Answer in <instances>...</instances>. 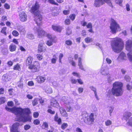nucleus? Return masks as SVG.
I'll return each mask as SVG.
<instances>
[{"instance_id":"obj_1","label":"nucleus","mask_w":132,"mask_h":132,"mask_svg":"<svg viewBox=\"0 0 132 132\" xmlns=\"http://www.w3.org/2000/svg\"><path fill=\"white\" fill-rule=\"evenodd\" d=\"M123 84L120 82L117 81L114 83L113 85V87L111 91L109 90L106 94L108 97L112 96V95L116 96H121L123 93L122 89Z\"/></svg>"},{"instance_id":"obj_2","label":"nucleus","mask_w":132,"mask_h":132,"mask_svg":"<svg viewBox=\"0 0 132 132\" xmlns=\"http://www.w3.org/2000/svg\"><path fill=\"white\" fill-rule=\"evenodd\" d=\"M33 58L32 57L28 56L26 60L27 65L28 66V68L33 73L38 72L40 70V66L39 62L38 61H35L33 64L32 63Z\"/></svg>"},{"instance_id":"obj_3","label":"nucleus","mask_w":132,"mask_h":132,"mask_svg":"<svg viewBox=\"0 0 132 132\" xmlns=\"http://www.w3.org/2000/svg\"><path fill=\"white\" fill-rule=\"evenodd\" d=\"M111 45L112 50L118 53L123 48V43L121 38L117 37L112 39L111 41Z\"/></svg>"},{"instance_id":"obj_4","label":"nucleus","mask_w":132,"mask_h":132,"mask_svg":"<svg viewBox=\"0 0 132 132\" xmlns=\"http://www.w3.org/2000/svg\"><path fill=\"white\" fill-rule=\"evenodd\" d=\"M39 9H31V13L34 14V20L37 26L40 27L43 24V16L41 14V12L38 10Z\"/></svg>"},{"instance_id":"obj_5","label":"nucleus","mask_w":132,"mask_h":132,"mask_svg":"<svg viewBox=\"0 0 132 132\" xmlns=\"http://www.w3.org/2000/svg\"><path fill=\"white\" fill-rule=\"evenodd\" d=\"M110 24V32L112 34H116L118 31H120L121 28L119 24L113 19H111Z\"/></svg>"},{"instance_id":"obj_6","label":"nucleus","mask_w":132,"mask_h":132,"mask_svg":"<svg viewBox=\"0 0 132 132\" xmlns=\"http://www.w3.org/2000/svg\"><path fill=\"white\" fill-rule=\"evenodd\" d=\"M83 119L85 123L90 125L93 123L94 120V114L92 113L89 116L86 112H85L83 114Z\"/></svg>"},{"instance_id":"obj_7","label":"nucleus","mask_w":132,"mask_h":132,"mask_svg":"<svg viewBox=\"0 0 132 132\" xmlns=\"http://www.w3.org/2000/svg\"><path fill=\"white\" fill-rule=\"evenodd\" d=\"M126 50L129 51L127 53V56L129 61L132 62V40H128L126 42Z\"/></svg>"},{"instance_id":"obj_8","label":"nucleus","mask_w":132,"mask_h":132,"mask_svg":"<svg viewBox=\"0 0 132 132\" xmlns=\"http://www.w3.org/2000/svg\"><path fill=\"white\" fill-rule=\"evenodd\" d=\"M131 115V113L130 112L127 111L125 112L123 114V117L124 119L127 120L128 119L129 120L127 123V125L132 127V117L129 118Z\"/></svg>"},{"instance_id":"obj_9","label":"nucleus","mask_w":132,"mask_h":132,"mask_svg":"<svg viewBox=\"0 0 132 132\" xmlns=\"http://www.w3.org/2000/svg\"><path fill=\"white\" fill-rule=\"evenodd\" d=\"M31 113L30 109L28 108L22 109L20 107H18V116H22L23 114L27 115H29Z\"/></svg>"},{"instance_id":"obj_10","label":"nucleus","mask_w":132,"mask_h":132,"mask_svg":"<svg viewBox=\"0 0 132 132\" xmlns=\"http://www.w3.org/2000/svg\"><path fill=\"white\" fill-rule=\"evenodd\" d=\"M104 2L108 3L109 5L111 7H113L112 4L111 3L110 0H95L94 5L96 7H99L103 4Z\"/></svg>"},{"instance_id":"obj_11","label":"nucleus","mask_w":132,"mask_h":132,"mask_svg":"<svg viewBox=\"0 0 132 132\" xmlns=\"http://www.w3.org/2000/svg\"><path fill=\"white\" fill-rule=\"evenodd\" d=\"M17 121L19 122L23 121V122H26L28 121L29 122H31L32 117L31 116H30L29 115H27L26 117L23 116V115L22 116H19L18 117Z\"/></svg>"},{"instance_id":"obj_12","label":"nucleus","mask_w":132,"mask_h":132,"mask_svg":"<svg viewBox=\"0 0 132 132\" xmlns=\"http://www.w3.org/2000/svg\"><path fill=\"white\" fill-rule=\"evenodd\" d=\"M19 15V19L21 21L24 22L27 20V16L24 11H22L20 13Z\"/></svg>"},{"instance_id":"obj_13","label":"nucleus","mask_w":132,"mask_h":132,"mask_svg":"<svg viewBox=\"0 0 132 132\" xmlns=\"http://www.w3.org/2000/svg\"><path fill=\"white\" fill-rule=\"evenodd\" d=\"M100 73L103 75H108L109 74L108 66L106 65L102 66L101 69Z\"/></svg>"},{"instance_id":"obj_14","label":"nucleus","mask_w":132,"mask_h":132,"mask_svg":"<svg viewBox=\"0 0 132 132\" xmlns=\"http://www.w3.org/2000/svg\"><path fill=\"white\" fill-rule=\"evenodd\" d=\"M20 125V124L18 122L14 123L12 125L11 131V132H19L18 128Z\"/></svg>"},{"instance_id":"obj_15","label":"nucleus","mask_w":132,"mask_h":132,"mask_svg":"<svg viewBox=\"0 0 132 132\" xmlns=\"http://www.w3.org/2000/svg\"><path fill=\"white\" fill-rule=\"evenodd\" d=\"M18 108L15 107L10 108L6 107H5V109L7 111L14 113L16 116L17 117Z\"/></svg>"},{"instance_id":"obj_16","label":"nucleus","mask_w":132,"mask_h":132,"mask_svg":"<svg viewBox=\"0 0 132 132\" xmlns=\"http://www.w3.org/2000/svg\"><path fill=\"white\" fill-rule=\"evenodd\" d=\"M126 59V55L123 52H121L119 55L117 59V60L119 62H121Z\"/></svg>"},{"instance_id":"obj_17","label":"nucleus","mask_w":132,"mask_h":132,"mask_svg":"<svg viewBox=\"0 0 132 132\" xmlns=\"http://www.w3.org/2000/svg\"><path fill=\"white\" fill-rule=\"evenodd\" d=\"M44 43H41L39 44L38 45V52L41 53L42 52H45L46 50V49L43 46Z\"/></svg>"},{"instance_id":"obj_18","label":"nucleus","mask_w":132,"mask_h":132,"mask_svg":"<svg viewBox=\"0 0 132 132\" xmlns=\"http://www.w3.org/2000/svg\"><path fill=\"white\" fill-rule=\"evenodd\" d=\"M86 26L87 28L89 29L88 31L91 33L94 32L92 29V25L91 23H89L87 24L86 22L83 21V26Z\"/></svg>"},{"instance_id":"obj_19","label":"nucleus","mask_w":132,"mask_h":132,"mask_svg":"<svg viewBox=\"0 0 132 132\" xmlns=\"http://www.w3.org/2000/svg\"><path fill=\"white\" fill-rule=\"evenodd\" d=\"M52 28L54 31L58 32H61L63 29L62 27L59 25H52Z\"/></svg>"},{"instance_id":"obj_20","label":"nucleus","mask_w":132,"mask_h":132,"mask_svg":"<svg viewBox=\"0 0 132 132\" xmlns=\"http://www.w3.org/2000/svg\"><path fill=\"white\" fill-rule=\"evenodd\" d=\"M37 31L38 35L39 38L44 37L46 35V32L43 29H38L37 30Z\"/></svg>"},{"instance_id":"obj_21","label":"nucleus","mask_w":132,"mask_h":132,"mask_svg":"<svg viewBox=\"0 0 132 132\" xmlns=\"http://www.w3.org/2000/svg\"><path fill=\"white\" fill-rule=\"evenodd\" d=\"M46 80V78L45 77L40 76H37L35 79L39 83H41L44 82Z\"/></svg>"},{"instance_id":"obj_22","label":"nucleus","mask_w":132,"mask_h":132,"mask_svg":"<svg viewBox=\"0 0 132 132\" xmlns=\"http://www.w3.org/2000/svg\"><path fill=\"white\" fill-rule=\"evenodd\" d=\"M46 36L49 39L52 40V41L54 43H56L57 42L56 37V36H54L53 37L52 36V35L49 34H47L46 33Z\"/></svg>"},{"instance_id":"obj_23","label":"nucleus","mask_w":132,"mask_h":132,"mask_svg":"<svg viewBox=\"0 0 132 132\" xmlns=\"http://www.w3.org/2000/svg\"><path fill=\"white\" fill-rule=\"evenodd\" d=\"M54 120L55 121L57 122L58 125H60L62 123L61 119V118L59 117L57 113L55 114L54 117Z\"/></svg>"},{"instance_id":"obj_24","label":"nucleus","mask_w":132,"mask_h":132,"mask_svg":"<svg viewBox=\"0 0 132 132\" xmlns=\"http://www.w3.org/2000/svg\"><path fill=\"white\" fill-rule=\"evenodd\" d=\"M60 113L62 117H67L68 114L65 109L62 108H60Z\"/></svg>"},{"instance_id":"obj_25","label":"nucleus","mask_w":132,"mask_h":132,"mask_svg":"<svg viewBox=\"0 0 132 132\" xmlns=\"http://www.w3.org/2000/svg\"><path fill=\"white\" fill-rule=\"evenodd\" d=\"M16 46L15 44L12 43L10 45L9 48L10 52H13L16 50Z\"/></svg>"},{"instance_id":"obj_26","label":"nucleus","mask_w":132,"mask_h":132,"mask_svg":"<svg viewBox=\"0 0 132 132\" xmlns=\"http://www.w3.org/2000/svg\"><path fill=\"white\" fill-rule=\"evenodd\" d=\"M51 105L53 107H57L59 106V104L56 101L52 100L51 102Z\"/></svg>"},{"instance_id":"obj_27","label":"nucleus","mask_w":132,"mask_h":132,"mask_svg":"<svg viewBox=\"0 0 132 132\" xmlns=\"http://www.w3.org/2000/svg\"><path fill=\"white\" fill-rule=\"evenodd\" d=\"M13 69L14 70H17L19 71H20L21 69L20 65L19 63H17L14 65L13 66Z\"/></svg>"},{"instance_id":"obj_28","label":"nucleus","mask_w":132,"mask_h":132,"mask_svg":"<svg viewBox=\"0 0 132 132\" xmlns=\"http://www.w3.org/2000/svg\"><path fill=\"white\" fill-rule=\"evenodd\" d=\"M107 80L109 82H110L114 80L113 75H108L107 77Z\"/></svg>"},{"instance_id":"obj_29","label":"nucleus","mask_w":132,"mask_h":132,"mask_svg":"<svg viewBox=\"0 0 132 132\" xmlns=\"http://www.w3.org/2000/svg\"><path fill=\"white\" fill-rule=\"evenodd\" d=\"M40 4L37 1H36L34 5H33L31 8H39Z\"/></svg>"},{"instance_id":"obj_30","label":"nucleus","mask_w":132,"mask_h":132,"mask_svg":"<svg viewBox=\"0 0 132 132\" xmlns=\"http://www.w3.org/2000/svg\"><path fill=\"white\" fill-rule=\"evenodd\" d=\"M72 33V31L69 27H68L66 29V34L68 36L69 35Z\"/></svg>"},{"instance_id":"obj_31","label":"nucleus","mask_w":132,"mask_h":132,"mask_svg":"<svg viewBox=\"0 0 132 132\" xmlns=\"http://www.w3.org/2000/svg\"><path fill=\"white\" fill-rule=\"evenodd\" d=\"M53 57L51 60V62L52 63L55 64L56 62L57 57H56V55L55 54H54L53 56Z\"/></svg>"},{"instance_id":"obj_32","label":"nucleus","mask_w":132,"mask_h":132,"mask_svg":"<svg viewBox=\"0 0 132 132\" xmlns=\"http://www.w3.org/2000/svg\"><path fill=\"white\" fill-rule=\"evenodd\" d=\"M7 27H4L2 29L1 31V32L2 34H4L5 36L7 35V33L6 32V30L7 29Z\"/></svg>"},{"instance_id":"obj_33","label":"nucleus","mask_w":132,"mask_h":132,"mask_svg":"<svg viewBox=\"0 0 132 132\" xmlns=\"http://www.w3.org/2000/svg\"><path fill=\"white\" fill-rule=\"evenodd\" d=\"M93 40L92 38L91 37H87L85 38V41L86 43H89L92 42Z\"/></svg>"},{"instance_id":"obj_34","label":"nucleus","mask_w":132,"mask_h":132,"mask_svg":"<svg viewBox=\"0 0 132 132\" xmlns=\"http://www.w3.org/2000/svg\"><path fill=\"white\" fill-rule=\"evenodd\" d=\"M18 86L21 88H22L23 87V81L21 79L20 80L18 83Z\"/></svg>"},{"instance_id":"obj_35","label":"nucleus","mask_w":132,"mask_h":132,"mask_svg":"<svg viewBox=\"0 0 132 132\" xmlns=\"http://www.w3.org/2000/svg\"><path fill=\"white\" fill-rule=\"evenodd\" d=\"M114 109V107L112 106H111L109 107V113L110 115L111 116H112V113Z\"/></svg>"},{"instance_id":"obj_36","label":"nucleus","mask_w":132,"mask_h":132,"mask_svg":"<svg viewBox=\"0 0 132 132\" xmlns=\"http://www.w3.org/2000/svg\"><path fill=\"white\" fill-rule=\"evenodd\" d=\"M12 34L15 37L18 36L19 35V33L16 30H13L12 32Z\"/></svg>"},{"instance_id":"obj_37","label":"nucleus","mask_w":132,"mask_h":132,"mask_svg":"<svg viewBox=\"0 0 132 132\" xmlns=\"http://www.w3.org/2000/svg\"><path fill=\"white\" fill-rule=\"evenodd\" d=\"M37 59L39 61L42 60L43 59V55L40 54H37L36 55Z\"/></svg>"},{"instance_id":"obj_38","label":"nucleus","mask_w":132,"mask_h":132,"mask_svg":"<svg viewBox=\"0 0 132 132\" xmlns=\"http://www.w3.org/2000/svg\"><path fill=\"white\" fill-rule=\"evenodd\" d=\"M112 123V121L109 120H107L105 122V124L106 126H109Z\"/></svg>"},{"instance_id":"obj_39","label":"nucleus","mask_w":132,"mask_h":132,"mask_svg":"<svg viewBox=\"0 0 132 132\" xmlns=\"http://www.w3.org/2000/svg\"><path fill=\"white\" fill-rule=\"evenodd\" d=\"M65 43L66 45L68 46H71L72 44V41L70 40H65Z\"/></svg>"},{"instance_id":"obj_40","label":"nucleus","mask_w":132,"mask_h":132,"mask_svg":"<svg viewBox=\"0 0 132 132\" xmlns=\"http://www.w3.org/2000/svg\"><path fill=\"white\" fill-rule=\"evenodd\" d=\"M68 126V124L66 123H63L61 125V128L63 130H64Z\"/></svg>"},{"instance_id":"obj_41","label":"nucleus","mask_w":132,"mask_h":132,"mask_svg":"<svg viewBox=\"0 0 132 132\" xmlns=\"http://www.w3.org/2000/svg\"><path fill=\"white\" fill-rule=\"evenodd\" d=\"M76 15L75 14H70L69 16L70 19L72 21H73L75 19Z\"/></svg>"},{"instance_id":"obj_42","label":"nucleus","mask_w":132,"mask_h":132,"mask_svg":"<svg viewBox=\"0 0 132 132\" xmlns=\"http://www.w3.org/2000/svg\"><path fill=\"white\" fill-rule=\"evenodd\" d=\"M78 65L79 66V68L81 69H82L81 59L80 58H79L78 62Z\"/></svg>"},{"instance_id":"obj_43","label":"nucleus","mask_w":132,"mask_h":132,"mask_svg":"<svg viewBox=\"0 0 132 132\" xmlns=\"http://www.w3.org/2000/svg\"><path fill=\"white\" fill-rule=\"evenodd\" d=\"M38 100L37 98L34 99L32 101V103L34 106L38 104Z\"/></svg>"},{"instance_id":"obj_44","label":"nucleus","mask_w":132,"mask_h":132,"mask_svg":"<svg viewBox=\"0 0 132 132\" xmlns=\"http://www.w3.org/2000/svg\"><path fill=\"white\" fill-rule=\"evenodd\" d=\"M48 1L49 3L52 4L57 6L59 5L54 0H48Z\"/></svg>"},{"instance_id":"obj_45","label":"nucleus","mask_w":132,"mask_h":132,"mask_svg":"<svg viewBox=\"0 0 132 132\" xmlns=\"http://www.w3.org/2000/svg\"><path fill=\"white\" fill-rule=\"evenodd\" d=\"M5 98L4 97H1L0 98V104L4 103L5 102Z\"/></svg>"},{"instance_id":"obj_46","label":"nucleus","mask_w":132,"mask_h":132,"mask_svg":"<svg viewBox=\"0 0 132 132\" xmlns=\"http://www.w3.org/2000/svg\"><path fill=\"white\" fill-rule=\"evenodd\" d=\"M53 42L52 41V40H47L46 41V44L47 46H50L53 45Z\"/></svg>"},{"instance_id":"obj_47","label":"nucleus","mask_w":132,"mask_h":132,"mask_svg":"<svg viewBox=\"0 0 132 132\" xmlns=\"http://www.w3.org/2000/svg\"><path fill=\"white\" fill-rule=\"evenodd\" d=\"M64 23L65 25H69L70 24V21L69 19H67L64 21Z\"/></svg>"},{"instance_id":"obj_48","label":"nucleus","mask_w":132,"mask_h":132,"mask_svg":"<svg viewBox=\"0 0 132 132\" xmlns=\"http://www.w3.org/2000/svg\"><path fill=\"white\" fill-rule=\"evenodd\" d=\"M40 123V121L38 119H36L34 120L33 123L35 125H38Z\"/></svg>"},{"instance_id":"obj_49","label":"nucleus","mask_w":132,"mask_h":132,"mask_svg":"<svg viewBox=\"0 0 132 132\" xmlns=\"http://www.w3.org/2000/svg\"><path fill=\"white\" fill-rule=\"evenodd\" d=\"M31 128V126L28 124L25 125L24 126V129L26 130H27Z\"/></svg>"},{"instance_id":"obj_50","label":"nucleus","mask_w":132,"mask_h":132,"mask_svg":"<svg viewBox=\"0 0 132 132\" xmlns=\"http://www.w3.org/2000/svg\"><path fill=\"white\" fill-rule=\"evenodd\" d=\"M47 112L48 113L52 115L54 114L55 113V112L54 111H52L50 109H48L47 110Z\"/></svg>"},{"instance_id":"obj_51","label":"nucleus","mask_w":132,"mask_h":132,"mask_svg":"<svg viewBox=\"0 0 132 132\" xmlns=\"http://www.w3.org/2000/svg\"><path fill=\"white\" fill-rule=\"evenodd\" d=\"M39 116V113L37 112H35L33 113V116L34 118H37Z\"/></svg>"},{"instance_id":"obj_52","label":"nucleus","mask_w":132,"mask_h":132,"mask_svg":"<svg viewBox=\"0 0 132 132\" xmlns=\"http://www.w3.org/2000/svg\"><path fill=\"white\" fill-rule=\"evenodd\" d=\"M63 55L62 53H61L59 56V61L60 63H62L61 59L63 57Z\"/></svg>"},{"instance_id":"obj_53","label":"nucleus","mask_w":132,"mask_h":132,"mask_svg":"<svg viewBox=\"0 0 132 132\" xmlns=\"http://www.w3.org/2000/svg\"><path fill=\"white\" fill-rule=\"evenodd\" d=\"M7 20V17L5 15H3L2 17L1 20L2 21H5Z\"/></svg>"},{"instance_id":"obj_54","label":"nucleus","mask_w":132,"mask_h":132,"mask_svg":"<svg viewBox=\"0 0 132 132\" xmlns=\"http://www.w3.org/2000/svg\"><path fill=\"white\" fill-rule=\"evenodd\" d=\"M7 104L9 106L12 107L14 105V103L12 101H10L8 102Z\"/></svg>"},{"instance_id":"obj_55","label":"nucleus","mask_w":132,"mask_h":132,"mask_svg":"<svg viewBox=\"0 0 132 132\" xmlns=\"http://www.w3.org/2000/svg\"><path fill=\"white\" fill-rule=\"evenodd\" d=\"M28 85L29 86H32L34 85V83L33 81H30L28 82Z\"/></svg>"},{"instance_id":"obj_56","label":"nucleus","mask_w":132,"mask_h":132,"mask_svg":"<svg viewBox=\"0 0 132 132\" xmlns=\"http://www.w3.org/2000/svg\"><path fill=\"white\" fill-rule=\"evenodd\" d=\"M115 2L116 3L119 4L120 6H121L122 5V0H116Z\"/></svg>"},{"instance_id":"obj_57","label":"nucleus","mask_w":132,"mask_h":132,"mask_svg":"<svg viewBox=\"0 0 132 132\" xmlns=\"http://www.w3.org/2000/svg\"><path fill=\"white\" fill-rule=\"evenodd\" d=\"M106 61L107 63L109 64H111L112 62V60L109 58H106Z\"/></svg>"},{"instance_id":"obj_58","label":"nucleus","mask_w":132,"mask_h":132,"mask_svg":"<svg viewBox=\"0 0 132 132\" xmlns=\"http://www.w3.org/2000/svg\"><path fill=\"white\" fill-rule=\"evenodd\" d=\"M70 13V11L68 10H64L63 11V13L65 15H67Z\"/></svg>"},{"instance_id":"obj_59","label":"nucleus","mask_w":132,"mask_h":132,"mask_svg":"<svg viewBox=\"0 0 132 132\" xmlns=\"http://www.w3.org/2000/svg\"><path fill=\"white\" fill-rule=\"evenodd\" d=\"M12 42L16 45H18L19 44V42L18 41V39H13Z\"/></svg>"},{"instance_id":"obj_60","label":"nucleus","mask_w":132,"mask_h":132,"mask_svg":"<svg viewBox=\"0 0 132 132\" xmlns=\"http://www.w3.org/2000/svg\"><path fill=\"white\" fill-rule=\"evenodd\" d=\"M72 74L74 76H76L78 77L79 78L80 77V76L79 73L76 72H73L72 73Z\"/></svg>"},{"instance_id":"obj_61","label":"nucleus","mask_w":132,"mask_h":132,"mask_svg":"<svg viewBox=\"0 0 132 132\" xmlns=\"http://www.w3.org/2000/svg\"><path fill=\"white\" fill-rule=\"evenodd\" d=\"M7 64L8 66L9 67L12 66L13 65V63L11 61H8L7 62Z\"/></svg>"},{"instance_id":"obj_62","label":"nucleus","mask_w":132,"mask_h":132,"mask_svg":"<svg viewBox=\"0 0 132 132\" xmlns=\"http://www.w3.org/2000/svg\"><path fill=\"white\" fill-rule=\"evenodd\" d=\"M42 126H44L45 128H48V123L46 122L43 123Z\"/></svg>"},{"instance_id":"obj_63","label":"nucleus","mask_w":132,"mask_h":132,"mask_svg":"<svg viewBox=\"0 0 132 132\" xmlns=\"http://www.w3.org/2000/svg\"><path fill=\"white\" fill-rule=\"evenodd\" d=\"M70 81L72 84H76L77 82L76 80L73 78L71 79Z\"/></svg>"},{"instance_id":"obj_64","label":"nucleus","mask_w":132,"mask_h":132,"mask_svg":"<svg viewBox=\"0 0 132 132\" xmlns=\"http://www.w3.org/2000/svg\"><path fill=\"white\" fill-rule=\"evenodd\" d=\"M90 88L94 92V94L95 93V92H97L96 88L92 86H90Z\"/></svg>"}]
</instances>
